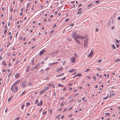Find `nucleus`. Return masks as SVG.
Returning <instances> with one entry per match:
<instances>
[{"label":"nucleus","mask_w":120,"mask_h":120,"mask_svg":"<svg viewBox=\"0 0 120 120\" xmlns=\"http://www.w3.org/2000/svg\"><path fill=\"white\" fill-rule=\"evenodd\" d=\"M110 114L109 113H105V115L106 116H109L110 115Z\"/></svg>","instance_id":"cd10ccee"},{"label":"nucleus","mask_w":120,"mask_h":120,"mask_svg":"<svg viewBox=\"0 0 120 120\" xmlns=\"http://www.w3.org/2000/svg\"><path fill=\"white\" fill-rule=\"evenodd\" d=\"M29 66H27V68H26V71L27 72H28V71L29 70Z\"/></svg>","instance_id":"aec40b11"},{"label":"nucleus","mask_w":120,"mask_h":120,"mask_svg":"<svg viewBox=\"0 0 120 120\" xmlns=\"http://www.w3.org/2000/svg\"><path fill=\"white\" fill-rule=\"evenodd\" d=\"M98 30H99L98 28H96V32H98Z\"/></svg>","instance_id":"6e6d98bb"},{"label":"nucleus","mask_w":120,"mask_h":120,"mask_svg":"<svg viewBox=\"0 0 120 120\" xmlns=\"http://www.w3.org/2000/svg\"><path fill=\"white\" fill-rule=\"evenodd\" d=\"M56 77H59L61 76L60 75V74H59L56 75Z\"/></svg>","instance_id":"473e14b6"},{"label":"nucleus","mask_w":120,"mask_h":120,"mask_svg":"<svg viewBox=\"0 0 120 120\" xmlns=\"http://www.w3.org/2000/svg\"><path fill=\"white\" fill-rule=\"evenodd\" d=\"M101 61H102V60H98V63H100V62H101Z\"/></svg>","instance_id":"8fccbe9b"},{"label":"nucleus","mask_w":120,"mask_h":120,"mask_svg":"<svg viewBox=\"0 0 120 120\" xmlns=\"http://www.w3.org/2000/svg\"><path fill=\"white\" fill-rule=\"evenodd\" d=\"M93 4V3H92L91 4H90L89 5L88 7H90Z\"/></svg>","instance_id":"de8ad7c7"},{"label":"nucleus","mask_w":120,"mask_h":120,"mask_svg":"<svg viewBox=\"0 0 120 120\" xmlns=\"http://www.w3.org/2000/svg\"><path fill=\"white\" fill-rule=\"evenodd\" d=\"M89 39L87 38H86L84 41V47L87 48L88 43Z\"/></svg>","instance_id":"f03ea898"},{"label":"nucleus","mask_w":120,"mask_h":120,"mask_svg":"<svg viewBox=\"0 0 120 120\" xmlns=\"http://www.w3.org/2000/svg\"><path fill=\"white\" fill-rule=\"evenodd\" d=\"M30 2H28L27 3V5H26V7H28V8L30 5Z\"/></svg>","instance_id":"6ab92c4d"},{"label":"nucleus","mask_w":120,"mask_h":120,"mask_svg":"<svg viewBox=\"0 0 120 120\" xmlns=\"http://www.w3.org/2000/svg\"><path fill=\"white\" fill-rule=\"evenodd\" d=\"M38 100H36L35 102V104H37L38 102Z\"/></svg>","instance_id":"2f4dec72"},{"label":"nucleus","mask_w":120,"mask_h":120,"mask_svg":"<svg viewBox=\"0 0 120 120\" xmlns=\"http://www.w3.org/2000/svg\"><path fill=\"white\" fill-rule=\"evenodd\" d=\"M66 87H65L63 89V91H65L66 90Z\"/></svg>","instance_id":"c03bdc74"},{"label":"nucleus","mask_w":120,"mask_h":120,"mask_svg":"<svg viewBox=\"0 0 120 120\" xmlns=\"http://www.w3.org/2000/svg\"><path fill=\"white\" fill-rule=\"evenodd\" d=\"M66 77H64L62 78V79L63 80H64L65 79Z\"/></svg>","instance_id":"3c124183"},{"label":"nucleus","mask_w":120,"mask_h":120,"mask_svg":"<svg viewBox=\"0 0 120 120\" xmlns=\"http://www.w3.org/2000/svg\"><path fill=\"white\" fill-rule=\"evenodd\" d=\"M24 105L23 104L22 105L21 107V109H23L24 108Z\"/></svg>","instance_id":"bb28decb"},{"label":"nucleus","mask_w":120,"mask_h":120,"mask_svg":"<svg viewBox=\"0 0 120 120\" xmlns=\"http://www.w3.org/2000/svg\"><path fill=\"white\" fill-rule=\"evenodd\" d=\"M12 72H11V73L9 74L8 75V77H9V76H10L11 75V74H12Z\"/></svg>","instance_id":"864d4df0"},{"label":"nucleus","mask_w":120,"mask_h":120,"mask_svg":"<svg viewBox=\"0 0 120 120\" xmlns=\"http://www.w3.org/2000/svg\"><path fill=\"white\" fill-rule=\"evenodd\" d=\"M77 37L79 39H83L85 38L86 37H83L80 35H79L77 36Z\"/></svg>","instance_id":"20e7f679"},{"label":"nucleus","mask_w":120,"mask_h":120,"mask_svg":"<svg viewBox=\"0 0 120 120\" xmlns=\"http://www.w3.org/2000/svg\"><path fill=\"white\" fill-rule=\"evenodd\" d=\"M39 66V63L38 64H37L35 66L34 68L35 69H37L38 68Z\"/></svg>","instance_id":"f8f14e48"},{"label":"nucleus","mask_w":120,"mask_h":120,"mask_svg":"<svg viewBox=\"0 0 120 120\" xmlns=\"http://www.w3.org/2000/svg\"><path fill=\"white\" fill-rule=\"evenodd\" d=\"M3 51V48H1L0 49V51L1 52H2Z\"/></svg>","instance_id":"09e8293b"},{"label":"nucleus","mask_w":120,"mask_h":120,"mask_svg":"<svg viewBox=\"0 0 120 120\" xmlns=\"http://www.w3.org/2000/svg\"><path fill=\"white\" fill-rule=\"evenodd\" d=\"M118 20H120V17H119L118 18Z\"/></svg>","instance_id":"774afa93"},{"label":"nucleus","mask_w":120,"mask_h":120,"mask_svg":"<svg viewBox=\"0 0 120 120\" xmlns=\"http://www.w3.org/2000/svg\"><path fill=\"white\" fill-rule=\"evenodd\" d=\"M19 60H17L15 62V65H16L17 64H18L19 63Z\"/></svg>","instance_id":"c85d7f7f"},{"label":"nucleus","mask_w":120,"mask_h":120,"mask_svg":"<svg viewBox=\"0 0 120 120\" xmlns=\"http://www.w3.org/2000/svg\"><path fill=\"white\" fill-rule=\"evenodd\" d=\"M63 86V85H62L61 84H59L58 85V86H60V87H62Z\"/></svg>","instance_id":"79ce46f5"},{"label":"nucleus","mask_w":120,"mask_h":120,"mask_svg":"<svg viewBox=\"0 0 120 120\" xmlns=\"http://www.w3.org/2000/svg\"><path fill=\"white\" fill-rule=\"evenodd\" d=\"M60 116V115H58L56 117V118H58V120H59V116Z\"/></svg>","instance_id":"e433bc0d"},{"label":"nucleus","mask_w":120,"mask_h":120,"mask_svg":"<svg viewBox=\"0 0 120 120\" xmlns=\"http://www.w3.org/2000/svg\"><path fill=\"white\" fill-rule=\"evenodd\" d=\"M116 42L117 43H119L120 41L117 39H116Z\"/></svg>","instance_id":"a878e982"},{"label":"nucleus","mask_w":120,"mask_h":120,"mask_svg":"<svg viewBox=\"0 0 120 120\" xmlns=\"http://www.w3.org/2000/svg\"><path fill=\"white\" fill-rule=\"evenodd\" d=\"M90 70V68L87 69H86V71H85V72H87V71H89Z\"/></svg>","instance_id":"c756f323"},{"label":"nucleus","mask_w":120,"mask_h":120,"mask_svg":"<svg viewBox=\"0 0 120 120\" xmlns=\"http://www.w3.org/2000/svg\"><path fill=\"white\" fill-rule=\"evenodd\" d=\"M49 89L48 87H46L45 89H44L43 90L45 92V91Z\"/></svg>","instance_id":"5701e85b"},{"label":"nucleus","mask_w":120,"mask_h":120,"mask_svg":"<svg viewBox=\"0 0 120 120\" xmlns=\"http://www.w3.org/2000/svg\"><path fill=\"white\" fill-rule=\"evenodd\" d=\"M60 74V76H62L63 75H64V73H62Z\"/></svg>","instance_id":"49530a36"},{"label":"nucleus","mask_w":120,"mask_h":120,"mask_svg":"<svg viewBox=\"0 0 120 120\" xmlns=\"http://www.w3.org/2000/svg\"><path fill=\"white\" fill-rule=\"evenodd\" d=\"M45 92V91H44V90H42V91H40V92H39V94H43V93Z\"/></svg>","instance_id":"a211bd4d"},{"label":"nucleus","mask_w":120,"mask_h":120,"mask_svg":"<svg viewBox=\"0 0 120 120\" xmlns=\"http://www.w3.org/2000/svg\"><path fill=\"white\" fill-rule=\"evenodd\" d=\"M63 68L62 67L59 68L56 71V72H58L60 71L61 70H62V69Z\"/></svg>","instance_id":"9b49d317"},{"label":"nucleus","mask_w":120,"mask_h":120,"mask_svg":"<svg viewBox=\"0 0 120 120\" xmlns=\"http://www.w3.org/2000/svg\"><path fill=\"white\" fill-rule=\"evenodd\" d=\"M94 81H95V79H96V77L95 76H94Z\"/></svg>","instance_id":"0e129e2a"},{"label":"nucleus","mask_w":120,"mask_h":120,"mask_svg":"<svg viewBox=\"0 0 120 120\" xmlns=\"http://www.w3.org/2000/svg\"><path fill=\"white\" fill-rule=\"evenodd\" d=\"M45 51V50H41L40 52L39 55L40 56L42 55L43 54V53Z\"/></svg>","instance_id":"0eeeda50"},{"label":"nucleus","mask_w":120,"mask_h":120,"mask_svg":"<svg viewBox=\"0 0 120 120\" xmlns=\"http://www.w3.org/2000/svg\"><path fill=\"white\" fill-rule=\"evenodd\" d=\"M100 1V0L97 1L95 2V3L96 4H98L99 2Z\"/></svg>","instance_id":"72a5a7b5"},{"label":"nucleus","mask_w":120,"mask_h":120,"mask_svg":"<svg viewBox=\"0 0 120 120\" xmlns=\"http://www.w3.org/2000/svg\"><path fill=\"white\" fill-rule=\"evenodd\" d=\"M64 103H61L60 104V105L61 106H63V105H64Z\"/></svg>","instance_id":"4c0bfd02"},{"label":"nucleus","mask_w":120,"mask_h":120,"mask_svg":"<svg viewBox=\"0 0 120 120\" xmlns=\"http://www.w3.org/2000/svg\"><path fill=\"white\" fill-rule=\"evenodd\" d=\"M78 76L81 77L82 76V74H78Z\"/></svg>","instance_id":"f704fd0d"},{"label":"nucleus","mask_w":120,"mask_h":120,"mask_svg":"<svg viewBox=\"0 0 120 120\" xmlns=\"http://www.w3.org/2000/svg\"><path fill=\"white\" fill-rule=\"evenodd\" d=\"M10 90L13 92H16L18 90V87L16 86L12 85L11 88Z\"/></svg>","instance_id":"f257e3e1"},{"label":"nucleus","mask_w":120,"mask_h":120,"mask_svg":"<svg viewBox=\"0 0 120 120\" xmlns=\"http://www.w3.org/2000/svg\"><path fill=\"white\" fill-rule=\"evenodd\" d=\"M120 61V59H116V60H115V61Z\"/></svg>","instance_id":"ea45409f"},{"label":"nucleus","mask_w":120,"mask_h":120,"mask_svg":"<svg viewBox=\"0 0 120 120\" xmlns=\"http://www.w3.org/2000/svg\"><path fill=\"white\" fill-rule=\"evenodd\" d=\"M34 58L32 59L31 60L32 65H34Z\"/></svg>","instance_id":"2eb2a0df"},{"label":"nucleus","mask_w":120,"mask_h":120,"mask_svg":"<svg viewBox=\"0 0 120 120\" xmlns=\"http://www.w3.org/2000/svg\"><path fill=\"white\" fill-rule=\"evenodd\" d=\"M26 105L27 106L29 105H30V103H26Z\"/></svg>","instance_id":"4d7b16f0"},{"label":"nucleus","mask_w":120,"mask_h":120,"mask_svg":"<svg viewBox=\"0 0 120 120\" xmlns=\"http://www.w3.org/2000/svg\"><path fill=\"white\" fill-rule=\"evenodd\" d=\"M82 4H80L78 6V7H81L82 6Z\"/></svg>","instance_id":"bf43d9fd"},{"label":"nucleus","mask_w":120,"mask_h":120,"mask_svg":"<svg viewBox=\"0 0 120 120\" xmlns=\"http://www.w3.org/2000/svg\"><path fill=\"white\" fill-rule=\"evenodd\" d=\"M67 108H65L64 110H63V112H64L67 110Z\"/></svg>","instance_id":"338daca9"},{"label":"nucleus","mask_w":120,"mask_h":120,"mask_svg":"<svg viewBox=\"0 0 120 120\" xmlns=\"http://www.w3.org/2000/svg\"><path fill=\"white\" fill-rule=\"evenodd\" d=\"M108 98V96H106V97H105V98H104L103 99V100H105V99H107Z\"/></svg>","instance_id":"c9c22d12"},{"label":"nucleus","mask_w":120,"mask_h":120,"mask_svg":"<svg viewBox=\"0 0 120 120\" xmlns=\"http://www.w3.org/2000/svg\"><path fill=\"white\" fill-rule=\"evenodd\" d=\"M78 94V93H77L76 94H75L74 96V97H76L77 95Z\"/></svg>","instance_id":"603ef678"},{"label":"nucleus","mask_w":120,"mask_h":120,"mask_svg":"<svg viewBox=\"0 0 120 120\" xmlns=\"http://www.w3.org/2000/svg\"><path fill=\"white\" fill-rule=\"evenodd\" d=\"M70 59L72 63H74L75 61V58L74 57H72Z\"/></svg>","instance_id":"423d86ee"},{"label":"nucleus","mask_w":120,"mask_h":120,"mask_svg":"<svg viewBox=\"0 0 120 120\" xmlns=\"http://www.w3.org/2000/svg\"><path fill=\"white\" fill-rule=\"evenodd\" d=\"M24 93H25V91H24V92H23V93H22L20 95V96H21Z\"/></svg>","instance_id":"5fc2aeb1"},{"label":"nucleus","mask_w":120,"mask_h":120,"mask_svg":"<svg viewBox=\"0 0 120 120\" xmlns=\"http://www.w3.org/2000/svg\"><path fill=\"white\" fill-rule=\"evenodd\" d=\"M43 101H42L41 100L40 102V105H41L42 104Z\"/></svg>","instance_id":"7c9ffc66"},{"label":"nucleus","mask_w":120,"mask_h":120,"mask_svg":"<svg viewBox=\"0 0 120 120\" xmlns=\"http://www.w3.org/2000/svg\"><path fill=\"white\" fill-rule=\"evenodd\" d=\"M82 10H80L78 12H77V14H81L82 12Z\"/></svg>","instance_id":"dca6fc26"},{"label":"nucleus","mask_w":120,"mask_h":120,"mask_svg":"<svg viewBox=\"0 0 120 120\" xmlns=\"http://www.w3.org/2000/svg\"><path fill=\"white\" fill-rule=\"evenodd\" d=\"M75 69H72L71 70L69 71V72L71 73L72 71H75Z\"/></svg>","instance_id":"f3484780"},{"label":"nucleus","mask_w":120,"mask_h":120,"mask_svg":"<svg viewBox=\"0 0 120 120\" xmlns=\"http://www.w3.org/2000/svg\"><path fill=\"white\" fill-rule=\"evenodd\" d=\"M52 86V87H53L54 88L55 87V86L53 84H52V83H51V84H49V86Z\"/></svg>","instance_id":"ddd939ff"},{"label":"nucleus","mask_w":120,"mask_h":120,"mask_svg":"<svg viewBox=\"0 0 120 120\" xmlns=\"http://www.w3.org/2000/svg\"><path fill=\"white\" fill-rule=\"evenodd\" d=\"M58 51H56L55 52H53L51 53V55H54L55 53H58Z\"/></svg>","instance_id":"4468645a"},{"label":"nucleus","mask_w":120,"mask_h":120,"mask_svg":"<svg viewBox=\"0 0 120 120\" xmlns=\"http://www.w3.org/2000/svg\"><path fill=\"white\" fill-rule=\"evenodd\" d=\"M26 82L25 81H24L22 82L21 85V87L22 88H25L26 87Z\"/></svg>","instance_id":"7ed1b4c3"},{"label":"nucleus","mask_w":120,"mask_h":120,"mask_svg":"<svg viewBox=\"0 0 120 120\" xmlns=\"http://www.w3.org/2000/svg\"><path fill=\"white\" fill-rule=\"evenodd\" d=\"M75 41H76V42L78 44H79L80 43V41L79 40L77 39L76 38H75Z\"/></svg>","instance_id":"9d476101"},{"label":"nucleus","mask_w":120,"mask_h":120,"mask_svg":"<svg viewBox=\"0 0 120 120\" xmlns=\"http://www.w3.org/2000/svg\"><path fill=\"white\" fill-rule=\"evenodd\" d=\"M116 44V47L117 48H118L119 47V46L120 45L119 44Z\"/></svg>","instance_id":"13d9d810"},{"label":"nucleus","mask_w":120,"mask_h":120,"mask_svg":"<svg viewBox=\"0 0 120 120\" xmlns=\"http://www.w3.org/2000/svg\"><path fill=\"white\" fill-rule=\"evenodd\" d=\"M42 110V108H41V109H40V110H39V112H40Z\"/></svg>","instance_id":"052dcab7"},{"label":"nucleus","mask_w":120,"mask_h":120,"mask_svg":"<svg viewBox=\"0 0 120 120\" xmlns=\"http://www.w3.org/2000/svg\"><path fill=\"white\" fill-rule=\"evenodd\" d=\"M77 34L76 33H72L71 36L74 38L75 39V38H76V37H77Z\"/></svg>","instance_id":"39448f33"},{"label":"nucleus","mask_w":120,"mask_h":120,"mask_svg":"<svg viewBox=\"0 0 120 120\" xmlns=\"http://www.w3.org/2000/svg\"><path fill=\"white\" fill-rule=\"evenodd\" d=\"M115 27L114 26H112V30H113V29H114L115 28Z\"/></svg>","instance_id":"69168bd1"},{"label":"nucleus","mask_w":120,"mask_h":120,"mask_svg":"<svg viewBox=\"0 0 120 120\" xmlns=\"http://www.w3.org/2000/svg\"><path fill=\"white\" fill-rule=\"evenodd\" d=\"M67 40L69 41H71V39L70 38H67Z\"/></svg>","instance_id":"393cba45"},{"label":"nucleus","mask_w":120,"mask_h":120,"mask_svg":"<svg viewBox=\"0 0 120 120\" xmlns=\"http://www.w3.org/2000/svg\"><path fill=\"white\" fill-rule=\"evenodd\" d=\"M28 84L29 86H31L32 85V83L31 82H29V83Z\"/></svg>","instance_id":"a18cd8bd"},{"label":"nucleus","mask_w":120,"mask_h":120,"mask_svg":"<svg viewBox=\"0 0 120 120\" xmlns=\"http://www.w3.org/2000/svg\"><path fill=\"white\" fill-rule=\"evenodd\" d=\"M49 69V67H48L45 69V71H47V70H48Z\"/></svg>","instance_id":"58836bf2"},{"label":"nucleus","mask_w":120,"mask_h":120,"mask_svg":"<svg viewBox=\"0 0 120 120\" xmlns=\"http://www.w3.org/2000/svg\"><path fill=\"white\" fill-rule=\"evenodd\" d=\"M13 98V97H11L8 99V101L9 102L11 99Z\"/></svg>","instance_id":"412c9836"},{"label":"nucleus","mask_w":120,"mask_h":120,"mask_svg":"<svg viewBox=\"0 0 120 120\" xmlns=\"http://www.w3.org/2000/svg\"><path fill=\"white\" fill-rule=\"evenodd\" d=\"M15 77L17 79L19 76V74L18 73H16L15 75Z\"/></svg>","instance_id":"1a4fd4ad"},{"label":"nucleus","mask_w":120,"mask_h":120,"mask_svg":"<svg viewBox=\"0 0 120 120\" xmlns=\"http://www.w3.org/2000/svg\"><path fill=\"white\" fill-rule=\"evenodd\" d=\"M93 52L92 51H91L90 52V53L89 54V57L91 56L90 54H91L92 55H93Z\"/></svg>","instance_id":"b1692460"},{"label":"nucleus","mask_w":120,"mask_h":120,"mask_svg":"<svg viewBox=\"0 0 120 120\" xmlns=\"http://www.w3.org/2000/svg\"><path fill=\"white\" fill-rule=\"evenodd\" d=\"M23 10H24V8H22L21 9V11H23Z\"/></svg>","instance_id":"680f3d73"},{"label":"nucleus","mask_w":120,"mask_h":120,"mask_svg":"<svg viewBox=\"0 0 120 120\" xmlns=\"http://www.w3.org/2000/svg\"><path fill=\"white\" fill-rule=\"evenodd\" d=\"M19 116L18 117H16L15 118V120H18L19 118Z\"/></svg>","instance_id":"a19ab883"},{"label":"nucleus","mask_w":120,"mask_h":120,"mask_svg":"<svg viewBox=\"0 0 120 120\" xmlns=\"http://www.w3.org/2000/svg\"><path fill=\"white\" fill-rule=\"evenodd\" d=\"M20 80H17L16 81L15 83L13 84V85H15V86H16V85L18 83H19V82L20 81Z\"/></svg>","instance_id":"6e6552de"},{"label":"nucleus","mask_w":120,"mask_h":120,"mask_svg":"<svg viewBox=\"0 0 120 120\" xmlns=\"http://www.w3.org/2000/svg\"><path fill=\"white\" fill-rule=\"evenodd\" d=\"M112 47L113 49H116V47L114 44L112 45Z\"/></svg>","instance_id":"4be33fe9"},{"label":"nucleus","mask_w":120,"mask_h":120,"mask_svg":"<svg viewBox=\"0 0 120 120\" xmlns=\"http://www.w3.org/2000/svg\"><path fill=\"white\" fill-rule=\"evenodd\" d=\"M7 31V29H5L4 30V34H5V33Z\"/></svg>","instance_id":"37998d69"},{"label":"nucleus","mask_w":120,"mask_h":120,"mask_svg":"<svg viewBox=\"0 0 120 120\" xmlns=\"http://www.w3.org/2000/svg\"><path fill=\"white\" fill-rule=\"evenodd\" d=\"M85 98L84 97H83L82 99V101H83L85 99Z\"/></svg>","instance_id":"e2e57ef3"}]
</instances>
